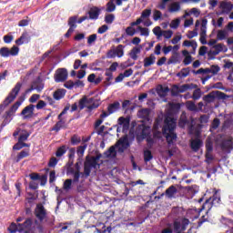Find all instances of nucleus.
<instances>
[{"instance_id":"nucleus-4","label":"nucleus","mask_w":233,"mask_h":233,"mask_svg":"<svg viewBox=\"0 0 233 233\" xmlns=\"http://www.w3.org/2000/svg\"><path fill=\"white\" fill-rule=\"evenodd\" d=\"M218 99H228V96L221 91H212L209 94L203 96V101L208 105V103H214Z\"/></svg>"},{"instance_id":"nucleus-56","label":"nucleus","mask_w":233,"mask_h":233,"mask_svg":"<svg viewBox=\"0 0 233 233\" xmlns=\"http://www.w3.org/2000/svg\"><path fill=\"white\" fill-rule=\"evenodd\" d=\"M10 233H16L19 232V224H15V223H11V225L9 226L8 228Z\"/></svg>"},{"instance_id":"nucleus-32","label":"nucleus","mask_w":233,"mask_h":233,"mask_svg":"<svg viewBox=\"0 0 233 233\" xmlns=\"http://www.w3.org/2000/svg\"><path fill=\"white\" fill-rule=\"evenodd\" d=\"M104 156H106V157H116V156H117V151H116V147L111 146L108 148V150L104 152Z\"/></svg>"},{"instance_id":"nucleus-19","label":"nucleus","mask_w":233,"mask_h":233,"mask_svg":"<svg viewBox=\"0 0 233 233\" xmlns=\"http://www.w3.org/2000/svg\"><path fill=\"white\" fill-rule=\"evenodd\" d=\"M118 125L122 127V132H128V128H130V118L120 116L118 118Z\"/></svg>"},{"instance_id":"nucleus-62","label":"nucleus","mask_w":233,"mask_h":233,"mask_svg":"<svg viewBox=\"0 0 233 233\" xmlns=\"http://www.w3.org/2000/svg\"><path fill=\"white\" fill-rule=\"evenodd\" d=\"M171 96H179V86H177V85L172 86Z\"/></svg>"},{"instance_id":"nucleus-13","label":"nucleus","mask_w":233,"mask_h":233,"mask_svg":"<svg viewBox=\"0 0 233 233\" xmlns=\"http://www.w3.org/2000/svg\"><path fill=\"white\" fill-rule=\"evenodd\" d=\"M34 110H35V106L31 104L21 111L20 116H23V119H32L34 117Z\"/></svg>"},{"instance_id":"nucleus-54","label":"nucleus","mask_w":233,"mask_h":233,"mask_svg":"<svg viewBox=\"0 0 233 233\" xmlns=\"http://www.w3.org/2000/svg\"><path fill=\"white\" fill-rule=\"evenodd\" d=\"M161 17H163V13H161V11L155 9L153 11V19L154 21H159V19H161Z\"/></svg>"},{"instance_id":"nucleus-49","label":"nucleus","mask_w":233,"mask_h":233,"mask_svg":"<svg viewBox=\"0 0 233 233\" xmlns=\"http://www.w3.org/2000/svg\"><path fill=\"white\" fill-rule=\"evenodd\" d=\"M192 99L194 101H198V99H201V89L198 88L193 91Z\"/></svg>"},{"instance_id":"nucleus-37","label":"nucleus","mask_w":233,"mask_h":233,"mask_svg":"<svg viewBox=\"0 0 233 233\" xmlns=\"http://www.w3.org/2000/svg\"><path fill=\"white\" fill-rule=\"evenodd\" d=\"M206 152H214V142L212 138L206 139Z\"/></svg>"},{"instance_id":"nucleus-1","label":"nucleus","mask_w":233,"mask_h":233,"mask_svg":"<svg viewBox=\"0 0 233 233\" xmlns=\"http://www.w3.org/2000/svg\"><path fill=\"white\" fill-rule=\"evenodd\" d=\"M177 123L176 119L171 116H166L164 120V126L162 127V132L158 130H154V137H161V135L166 137L167 145H172L174 141L177 139V135L174 132L176 130Z\"/></svg>"},{"instance_id":"nucleus-2","label":"nucleus","mask_w":233,"mask_h":233,"mask_svg":"<svg viewBox=\"0 0 233 233\" xmlns=\"http://www.w3.org/2000/svg\"><path fill=\"white\" fill-rule=\"evenodd\" d=\"M102 157L103 155L101 153L96 154V157H86L84 163V174L82 175V177H86H86H90L92 168H97V167H99L97 161L100 160Z\"/></svg>"},{"instance_id":"nucleus-51","label":"nucleus","mask_w":233,"mask_h":233,"mask_svg":"<svg viewBox=\"0 0 233 233\" xmlns=\"http://www.w3.org/2000/svg\"><path fill=\"white\" fill-rule=\"evenodd\" d=\"M138 30L140 35H144L145 37H148L150 35V30L147 27L138 26Z\"/></svg>"},{"instance_id":"nucleus-26","label":"nucleus","mask_w":233,"mask_h":233,"mask_svg":"<svg viewBox=\"0 0 233 233\" xmlns=\"http://www.w3.org/2000/svg\"><path fill=\"white\" fill-rule=\"evenodd\" d=\"M61 128H66V122H65V120H58L56 125L50 129V132H59Z\"/></svg>"},{"instance_id":"nucleus-41","label":"nucleus","mask_w":233,"mask_h":233,"mask_svg":"<svg viewBox=\"0 0 233 233\" xmlns=\"http://www.w3.org/2000/svg\"><path fill=\"white\" fill-rule=\"evenodd\" d=\"M66 149H67V147L66 145L58 147L56 152V157H62V156H65V154H66Z\"/></svg>"},{"instance_id":"nucleus-14","label":"nucleus","mask_w":233,"mask_h":233,"mask_svg":"<svg viewBox=\"0 0 233 233\" xmlns=\"http://www.w3.org/2000/svg\"><path fill=\"white\" fill-rule=\"evenodd\" d=\"M87 17L91 21H97L99 19V15H101V8L97 6H92L87 12Z\"/></svg>"},{"instance_id":"nucleus-59","label":"nucleus","mask_w":233,"mask_h":233,"mask_svg":"<svg viewBox=\"0 0 233 233\" xmlns=\"http://www.w3.org/2000/svg\"><path fill=\"white\" fill-rule=\"evenodd\" d=\"M152 15V9H145L144 11H142L141 13V19H147V17H150V15Z\"/></svg>"},{"instance_id":"nucleus-47","label":"nucleus","mask_w":233,"mask_h":233,"mask_svg":"<svg viewBox=\"0 0 233 233\" xmlns=\"http://www.w3.org/2000/svg\"><path fill=\"white\" fill-rule=\"evenodd\" d=\"M115 19H116V15H114V14L106 15L105 23H106V25H112Z\"/></svg>"},{"instance_id":"nucleus-29","label":"nucleus","mask_w":233,"mask_h":233,"mask_svg":"<svg viewBox=\"0 0 233 233\" xmlns=\"http://www.w3.org/2000/svg\"><path fill=\"white\" fill-rule=\"evenodd\" d=\"M119 108H121V104L118 101H116L107 106V112L109 114H114V112H117Z\"/></svg>"},{"instance_id":"nucleus-52","label":"nucleus","mask_w":233,"mask_h":233,"mask_svg":"<svg viewBox=\"0 0 233 233\" xmlns=\"http://www.w3.org/2000/svg\"><path fill=\"white\" fill-rule=\"evenodd\" d=\"M79 143H81V137H79L78 135H73L71 137V145L76 146L79 145Z\"/></svg>"},{"instance_id":"nucleus-25","label":"nucleus","mask_w":233,"mask_h":233,"mask_svg":"<svg viewBox=\"0 0 233 233\" xmlns=\"http://www.w3.org/2000/svg\"><path fill=\"white\" fill-rule=\"evenodd\" d=\"M30 43V38H28L27 33H23L21 36L15 40V45L18 46H21V45L28 44Z\"/></svg>"},{"instance_id":"nucleus-31","label":"nucleus","mask_w":233,"mask_h":233,"mask_svg":"<svg viewBox=\"0 0 233 233\" xmlns=\"http://www.w3.org/2000/svg\"><path fill=\"white\" fill-rule=\"evenodd\" d=\"M67 25L72 30L77 28V15H74L68 18Z\"/></svg>"},{"instance_id":"nucleus-33","label":"nucleus","mask_w":233,"mask_h":233,"mask_svg":"<svg viewBox=\"0 0 233 233\" xmlns=\"http://www.w3.org/2000/svg\"><path fill=\"white\" fill-rule=\"evenodd\" d=\"M192 88H196V85L194 84H184L178 86L179 94H183L187 92V90H192Z\"/></svg>"},{"instance_id":"nucleus-18","label":"nucleus","mask_w":233,"mask_h":233,"mask_svg":"<svg viewBox=\"0 0 233 233\" xmlns=\"http://www.w3.org/2000/svg\"><path fill=\"white\" fill-rule=\"evenodd\" d=\"M188 125L189 134H194V124L190 123L187 117L180 118L178 121V127L180 128H185Z\"/></svg>"},{"instance_id":"nucleus-22","label":"nucleus","mask_w":233,"mask_h":233,"mask_svg":"<svg viewBox=\"0 0 233 233\" xmlns=\"http://www.w3.org/2000/svg\"><path fill=\"white\" fill-rule=\"evenodd\" d=\"M23 101H25V98H21V100H17L10 108L8 111H5V114H8V116H14L15 112L19 109V106L23 105Z\"/></svg>"},{"instance_id":"nucleus-48","label":"nucleus","mask_w":233,"mask_h":233,"mask_svg":"<svg viewBox=\"0 0 233 233\" xmlns=\"http://www.w3.org/2000/svg\"><path fill=\"white\" fill-rule=\"evenodd\" d=\"M161 125H163L162 118H156L155 123L153 125V130L157 131L161 128Z\"/></svg>"},{"instance_id":"nucleus-27","label":"nucleus","mask_w":233,"mask_h":233,"mask_svg":"<svg viewBox=\"0 0 233 233\" xmlns=\"http://www.w3.org/2000/svg\"><path fill=\"white\" fill-rule=\"evenodd\" d=\"M141 48H142L141 46H135L129 52V56H130L131 59H133V61H137V55L141 54Z\"/></svg>"},{"instance_id":"nucleus-10","label":"nucleus","mask_w":233,"mask_h":233,"mask_svg":"<svg viewBox=\"0 0 233 233\" xmlns=\"http://www.w3.org/2000/svg\"><path fill=\"white\" fill-rule=\"evenodd\" d=\"M32 225H34V220L32 218H26L24 223H18L19 233H31Z\"/></svg>"},{"instance_id":"nucleus-39","label":"nucleus","mask_w":233,"mask_h":233,"mask_svg":"<svg viewBox=\"0 0 233 233\" xmlns=\"http://www.w3.org/2000/svg\"><path fill=\"white\" fill-rule=\"evenodd\" d=\"M138 114L142 119H148V117H150V109L148 108L141 109L140 111H138Z\"/></svg>"},{"instance_id":"nucleus-34","label":"nucleus","mask_w":233,"mask_h":233,"mask_svg":"<svg viewBox=\"0 0 233 233\" xmlns=\"http://www.w3.org/2000/svg\"><path fill=\"white\" fill-rule=\"evenodd\" d=\"M30 156V149L22 150L16 157V163H19L21 159H25V157H28Z\"/></svg>"},{"instance_id":"nucleus-35","label":"nucleus","mask_w":233,"mask_h":233,"mask_svg":"<svg viewBox=\"0 0 233 233\" xmlns=\"http://www.w3.org/2000/svg\"><path fill=\"white\" fill-rule=\"evenodd\" d=\"M190 74V67H184L177 74V77L185 78Z\"/></svg>"},{"instance_id":"nucleus-8","label":"nucleus","mask_w":233,"mask_h":233,"mask_svg":"<svg viewBox=\"0 0 233 233\" xmlns=\"http://www.w3.org/2000/svg\"><path fill=\"white\" fill-rule=\"evenodd\" d=\"M18 55H19V48L17 47V46H13L11 49L8 47L0 48L1 57H10V56H15Z\"/></svg>"},{"instance_id":"nucleus-23","label":"nucleus","mask_w":233,"mask_h":233,"mask_svg":"<svg viewBox=\"0 0 233 233\" xmlns=\"http://www.w3.org/2000/svg\"><path fill=\"white\" fill-rule=\"evenodd\" d=\"M117 145L122 146V149H119L121 152L127 150L130 147V142L128 141V135H125L124 137H120L117 141Z\"/></svg>"},{"instance_id":"nucleus-30","label":"nucleus","mask_w":233,"mask_h":233,"mask_svg":"<svg viewBox=\"0 0 233 233\" xmlns=\"http://www.w3.org/2000/svg\"><path fill=\"white\" fill-rule=\"evenodd\" d=\"M156 63V56L150 55L148 57L144 59V66L145 68H148V66H152Z\"/></svg>"},{"instance_id":"nucleus-60","label":"nucleus","mask_w":233,"mask_h":233,"mask_svg":"<svg viewBox=\"0 0 233 233\" xmlns=\"http://www.w3.org/2000/svg\"><path fill=\"white\" fill-rule=\"evenodd\" d=\"M24 134H21L20 137H18V141L24 142L26 141L28 139V137H30V133H28L26 130L24 131Z\"/></svg>"},{"instance_id":"nucleus-45","label":"nucleus","mask_w":233,"mask_h":233,"mask_svg":"<svg viewBox=\"0 0 233 233\" xmlns=\"http://www.w3.org/2000/svg\"><path fill=\"white\" fill-rule=\"evenodd\" d=\"M10 121H12V115L5 113V116H4V120L1 124V128H5V127L10 123Z\"/></svg>"},{"instance_id":"nucleus-28","label":"nucleus","mask_w":233,"mask_h":233,"mask_svg":"<svg viewBox=\"0 0 233 233\" xmlns=\"http://www.w3.org/2000/svg\"><path fill=\"white\" fill-rule=\"evenodd\" d=\"M66 94V90L57 89L54 92L53 97H54V99H56V101H61V99H63V97H65Z\"/></svg>"},{"instance_id":"nucleus-11","label":"nucleus","mask_w":233,"mask_h":233,"mask_svg":"<svg viewBox=\"0 0 233 233\" xmlns=\"http://www.w3.org/2000/svg\"><path fill=\"white\" fill-rule=\"evenodd\" d=\"M35 216L38 218L40 223H43V221L46 219V209L45 208V206H43V204L39 203L36 205L35 208Z\"/></svg>"},{"instance_id":"nucleus-57","label":"nucleus","mask_w":233,"mask_h":233,"mask_svg":"<svg viewBox=\"0 0 233 233\" xmlns=\"http://www.w3.org/2000/svg\"><path fill=\"white\" fill-rule=\"evenodd\" d=\"M96 41H97V35L96 34H93V35H91L87 37V45L89 46L94 45V43H96Z\"/></svg>"},{"instance_id":"nucleus-3","label":"nucleus","mask_w":233,"mask_h":233,"mask_svg":"<svg viewBox=\"0 0 233 233\" xmlns=\"http://www.w3.org/2000/svg\"><path fill=\"white\" fill-rule=\"evenodd\" d=\"M23 86V83L18 82L15 84V88H13L8 96L5 97V99L3 101L2 104H0V110H5L8 105L11 103H14L15 101V97L19 95V92H21V88Z\"/></svg>"},{"instance_id":"nucleus-55","label":"nucleus","mask_w":233,"mask_h":233,"mask_svg":"<svg viewBox=\"0 0 233 233\" xmlns=\"http://www.w3.org/2000/svg\"><path fill=\"white\" fill-rule=\"evenodd\" d=\"M205 157V163H207L208 165H210V163L214 161V156L212 155V152H206Z\"/></svg>"},{"instance_id":"nucleus-9","label":"nucleus","mask_w":233,"mask_h":233,"mask_svg":"<svg viewBox=\"0 0 233 233\" xmlns=\"http://www.w3.org/2000/svg\"><path fill=\"white\" fill-rule=\"evenodd\" d=\"M190 224V220L188 218H183L181 222L176 220L173 222V228L175 232H185L187 230V227Z\"/></svg>"},{"instance_id":"nucleus-50","label":"nucleus","mask_w":233,"mask_h":233,"mask_svg":"<svg viewBox=\"0 0 233 233\" xmlns=\"http://www.w3.org/2000/svg\"><path fill=\"white\" fill-rule=\"evenodd\" d=\"M217 39L218 41H223V39H227V31L225 30H218L217 34Z\"/></svg>"},{"instance_id":"nucleus-12","label":"nucleus","mask_w":233,"mask_h":233,"mask_svg":"<svg viewBox=\"0 0 233 233\" xmlns=\"http://www.w3.org/2000/svg\"><path fill=\"white\" fill-rule=\"evenodd\" d=\"M68 79V71L66 68H58L55 74L56 83H65Z\"/></svg>"},{"instance_id":"nucleus-44","label":"nucleus","mask_w":233,"mask_h":233,"mask_svg":"<svg viewBox=\"0 0 233 233\" xmlns=\"http://www.w3.org/2000/svg\"><path fill=\"white\" fill-rule=\"evenodd\" d=\"M181 10V5H179L178 2H175L173 4H171L170 7H169V12L173 13V12H179Z\"/></svg>"},{"instance_id":"nucleus-64","label":"nucleus","mask_w":233,"mask_h":233,"mask_svg":"<svg viewBox=\"0 0 233 233\" xmlns=\"http://www.w3.org/2000/svg\"><path fill=\"white\" fill-rule=\"evenodd\" d=\"M153 34L157 35V37H162L163 36V31L161 30L160 26H156L153 29Z\"/></svg>"},{"instance_id":"nucleus-46","label":"nucleus","mask_w":233,"mask_h":233,"mask_svg":"<svg viewBox=\"0 0 233 233\" xmlns=\"http://www.w3.org/2000/svg\"><path fill=\"white\" fill-rule=\"evenodd\" d=\"M116 10V4H114V0H110L106 4V12L112 13Z\"/></svg>"},{"instance_id":"nucleus-21","label":"nucleus","mask_w":233,"mask_h":233,"mask_svg":"<svg viewBox=\"0 0 233 233\" xmlns=\"http://www.w3.org/2000/svg\"><path fill=\"white\" fill-rule=\"evenodd\" d=\"M220 8L222 9L219 14L220 15L222 14H230V12H232L233 10V4H231L230 2H221Z\"/></svg>"},{"instance_id":"nucleus-24","label":"nucleus","mask_w":233,"mask_h":233,"mask_svg":"<svg viewBox=\"0 0 233 233\" xmlns=\"http://www.w3.org/2000/svg\"><path fill=\"white\" fill-rule=\"evenodd\" d=\"M168 92H170V88H168V86H163L159 85L157 87V94L160 97H167V95L168 94Z\"/></svg>"},{"instance_id":"nucleus-36","label":"nucleus","mask_w":233,"mask_h":233,"mask_svg":"<svg viewBox=\"0 0 233 233\" xmlns=\"http://www.w3.org/2000/svg\"><path fill=\"white\" fill-rule=\"evenodd\" d=\"M184 46H191L193 48V54L196 52V48H198V42L196 40H185L182 44Z\"/></svg>"},{"instance_id":"nucleus-42","label":"nucleus","mask_w":233,"mask_h":233,"mask_svg":"<svg viewBox=\"0 0 233 233\" xmlns=\"http://www.w3.org/2000/svg\"><path fill=\"white\" fill-rule=\"evenodd\" d=\"M186 106L190 112H198V106H196V103L192 101H187L186 103Z\"/></svg>"},{"instance_id":"nucleus-15","label":"nucleus","mask_w":233,"mask_h":233,"mask_svg":"<svg viewBox=\"0 0 233 233\" xmlns=\"http://www.w3.org/2000/svg\"><path fill=\"white\" fill-rule=\"evenodd\" d=\"M220 148L222 152H227L228 154H230L233 150L232 138L222 140L220 143Z\"/></svg>"},{"instance_id":"nucleus-43","label":"nucleus","mask_w":233,"mask_h":233,"mask_svg":"<svg viewBox=\"0 0 233 233\" xmlns=\"http://www.w3.org/2000/svg\"><path fill=\"white\" fill-rule=\"evenodd\" d=\"M153 158H154V156H152V151L148 149L144 151L145 163H148V161H152Z\"/></svg>"},{"instance_id":"nucleus-53","label":"nucleus","mask_w":233,"mask_h":233,"mask_svg":"<svg viewBox=\"0 0 233 233\" xmlns=\"http://www.w3.org/2000/svg\"><path fill=\"white\" fill-rule=\"evenodd\" d=\"M96 108H99V104L96 103V99H94V101L89 104V106H87L86 112L90 113L93 110H96Z\"/></svg>"},{"instance_id":"nucleus-16","label":"nucleus","mask_w":233,"mask_h":233,"mask_svg":"<svg viewBox=\"0 0 233 233\" xmlns=\"http://www.w3.org/2000/svg\"><path fill=\"white\" fill-rule=\"evenodd\" d=\"M93 101H94V97H87L86 96H83V97H81L78 101L79 110H85V108L88 110V106L90 103H92Z\"/></svg>"},{"instance_id":"nucleus-61","label":"nucleus","mask_w":233,"mask_h":233,"mask_svg":"<svg viewBox=\"0 0 233 233\" xmlns=\"http://www.w3.org/2000/svg\"><path fill=\"white\" fill-rule=\"evenodd\" d=\"M215 51L213 52V56H218L219 52H223V44H217L214 46Z\"/></svg>"},{"instance_id":"nucleus-7","label":"nucleus","mask_w":233,"mask_h":233,"mask_svg":"<svg viewBox=\"0 0 233 233\" xmlns=\"http://www.w3.org/2000/svg\"><path fill=\"white\" fill-rule=\"evenodd\" d=\"M219 201H221V198H218V195H214L212 198L205 201L200 210H207V214H208L212 209V207L219 203Z\"/></svg>"},{"instance_id":"nucleus-58","label":"nucleus","mask_w":233,"mask_h":233,"mask_svg":"<svg viewBox=\"0 0 233 233\" xmlns=\"http://www.w3.org/2000/svg\"><path fill=\"white\" fill-rule=\"evenodd\" d=\"M72 183H74L72 179L70 178L66 179L63 185L64 190H70V188H72Z\"/></svg>"},{"instance_id":"nucleus-63","label":"nucleus","mask_w":233,"mask_h":233,"mask_svg":"<svg viewBox=\"0 0 233 233\" xmlns=\"http://www.w3.org/2000/svg\"><path fill=\"white\" fill-rule=\"evenodd\" d=\"M180 23L181 20L179 18L173 20L170 24V28H173L174 30L177 29L179 27Z\"/></svg>"},{"instance_id":"nucleus-38","label":"nucleus","mask_w":233,"mask_h":233,"mask_svg":"<svg viewBox=\"0 0 233 233\" xmlns=\"http://www.w3.org/2000/svg\"><path fill=\"white\" fill-rule=\"evenodd\" d=\"M176 63H179V54L177 52L170 56L167 61V65H176Z\"/></svg>"},{"instance_id":"nucleus-5","label":"nucleus","mask_w":233,"mask_h":233,"mask_svg":"<svg viewBox=\"0 0 233 233\" xmlns=\"http://www.w3.org/2000/svg\"><path fill=\"white\" fill-rule=\"evenodd\" d=\"M125 56V46L118 45L116 47L112 46L106 53L107 59H115V57H123Z\"/></svg>"},{"instance_id":"nucleus-20","label":"nucleus","mask_w":233,"mask_h":233,"mask_svg":"<svg viewBox=\"0 0 233 233\" xmlns=\"http://www.w3.org/2000/svg\"><path fill=\"white\" fill-rule=\"evenodd\" d=\"M203 147V140L199 138H195L190 140V148L193 152H199V148Z\"/></svg>"},{"instance_id":"nucleus-40","label":"nucleus","mask_w":233,"mask_h":233,"mask_svg":"<svg viewBox=\"0 0 233 233\" xmlns=\"http://www.w3.org/2000/svg\"><path fill=\"white\" fill-rule=\"evenodd\" d=\"M208 20L207 18H203L200 26V35H207V25Z\"/></svg>"},{"instance_id":"nucleus-6","label":"nucleus","mask_w":233,"mask_h":233,"mask_svg":"<svg viewBox=\"0 0 233 233\" xmlns=\"http://www.w3.org/2000/svg\"><path fill=\"white\" fill-rule=\"evenodd\" d=\"M151 128L149 126H147L145 123H142L137 127V134H139L140 137H137V141L141 143L144 139H147V136H150Z\"/></svg>"},{"instance_id":"nucleus-17","label":"nucleus","mask_w":233,"mask_h":233,"mask_svg":"<svg viewBox=\"0 0 233 233\" xmlns=\"http://www.w3.org/2000/svg\"><path fill=\"white\" fill-rule=\"evenodd\" d=\"M176 194H177V187L172 185L168 188L166 189L165 193L161 194V197L166 196L167 199H174L176 198Z\"/></svg>"}]
</instances>
